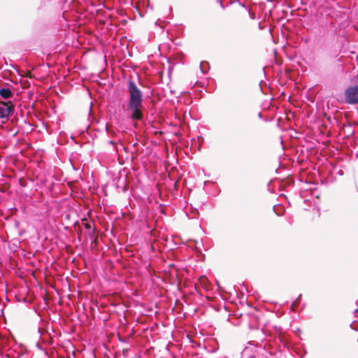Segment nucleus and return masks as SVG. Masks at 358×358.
<instances>
[{
  "mask_svg": "<svg viewBox=\"0 0 358 358\" xmlns=\"http://www.w3.org/2000/svg\"><path fill=\"white\" fill-rule=\"evenodd\" d=\"M128 103L127 111L133 120H141L143 114V92L138 88L134 80H129L127 84Z\"/></svg>",
  "mask_w": 358,
  "mask_h": 358,
  "instance_id": "nucleus-1",
  "label": "nucleus"
},
{
  "mask_svg": "<svg viewBox=\"0 0 358 358\" xmlns=\"http://www.w3.org/2000/svg\"><path fill=\"white\" fill-rule=\"evenodd\" d=\"M14 106L10 101H0V119L2 124L6 123L13 113Z\"/></svg>",
  "mask_w": 358,
  "mask_h": 358,
  "instance_id": "nucleus-2",
  "label": "nucleus"
},
{
  "mask_svg": "<svg viewBox=\"0 0 358 358\" xmlns=\"http://www.w3.org/2000/svg\"><path fill=\"white\" fill-rule=\"evenodd\" d=\"M345 101L350 104H358V86L348 87L345 91Z\"/></svg>",
  "mask_w": 358,
  "mask_h": 358,
  "instance_id": "nucleus-3",
  "label": "nucleus"
},
{
  "mask_svg": "<svg viewBox=\"0 0 358 358\" xmlns=\"http://www.w3.org/2000/svg\"><path fill=\"white\" fill-rule=\"evenodd\" d=\"M258 348L255 347H246L241 353V358H257Z\"/></svg>",
  "mask_w": 358,
  "mask_h": 358,
  "instance_id": "nucleus-4",
  "label": "nucleus"
},
{
  "mask_svg": "<svg viewBox=\"0 0 358 358\" xmlns=\"http://www.w3.org/2000/svg\"><path fill=\"white\" fill-rule=\"evenodd\" d=\"M0 96L8 99L13 96V92L9 88H1L0 89Z\"/></svg>",
  "mask_w": 358,
  "mask_h": 358,
  "instance_id": "nucleus-5",
  "label": "nucleus"
},
{
  "mask_svg": "<svg viewBox=\"0 0 358 358\" xmlns=\"http://www.w3.org/2000/svg\"><path fill=\"white\" fill-rule=\"evenodd\" d=\"M270 353L264 348H258L257 358H268Z\"/></svg>",
  "mask_w": 358,
  "mask_h": 358,
  "instance_id": "nucleus-6",
  "label": "nucleus"
},
{
  "mask_svg": "<svg viewBox=\"0 0 358 358\" xmlns=\"http://www.w3.org/2000/svg\"><path fill=\"white\" fill-rule=\"evenodd\" d=\"M205 65H207V63L206 62H201V64H200V69H201V71H202V73H206V69L204 68V66Z\"/></svg>",
  "mask_w": 358,
  "mask_h": 358,
  "instance_id": "nucleus-7",
  "label": "nucleus"
},
{
  "mask_svg": "<svg viewBox=\"0 0 358 358\" xmlns=\"http://www.w3.org/2000/svg\"><path fill=\"white\" fill-rule=\"evenodd\" d=\"M86 227H87V229H90L91 226H90V224H86Z\"/></svg>",
  "mask_w": 358,
  "mask_h": 358,
  "instance_id": "nucleus-8",
  "label": "nucleus"
},
{
  "mask_svg": "<svg viewBox=\"0 0 358 358\" xmlns=\"http://www.w3.org/2000/svg\"><path fill=\"white\" fill-rule=\"evenodd\" d=\"M357 31H358V28H357Z\"/></svg>",
  "mask_w": 358,
  "mask_h": 358,
  "instance_id": "nucleus-9",
  "label": "nucleus"
}]
</instances>
